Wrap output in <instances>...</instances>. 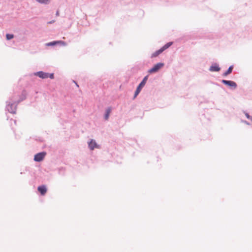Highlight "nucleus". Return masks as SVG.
<instances>
[{"mask_svg":"<svg viewBox=\"0 0 252 252\" xmlns=\"http://www.w3.org/2000/svg\"><path fill=\"white\" fill-rule=\"evenodd\" d=\"M46 154L45 152L38 153L34 156V160L38 162L41 161L44 159Z\"/></svg>","mask_w":252,"mask_h":252,"instance_id":"obj_4","label":"nucleus"},{"mask_svg":"<svg viewBox=\"0 0 252 252\" xmlns=\"http://www.w3.org/2000/svg\"><path fill=\"white\" fill-rule=\"evenodd\" d=\"M35 75L42 79L47 78L49 77L48 73H45L42 71L37 72L35 73Z\"/></svg>","mask_w":252,"mask_h":252,"instance_id":"obj_6","label":"nucleus"},{"mask_svg":"<svg viewBox=\"0 0 252 252\" xmlns=\"http://www.w3.org/2000/svg\"><path fill=\"white\" fill-rule=\"evenodd\" d=\"M6 39L7 40H10V39H11L13 38L14 36L13 34H7L6 35Z\"/></svg>","mask_w":252,"mask_h":252,"instance_id":"obj_14","label":"nucleus"},{"mask_svg":"<svg viewBox=\"0 0 252 252\" xmlns=\"http://www.w3.org/2000/svg\"><path fill=\"white\" fill-rule=\"evenodd\" d=\"M75 84H76V86H77V87H78V84H77V83H75Z\"/></svg>","mask_w":252,"mask_h":252,"instance_id":"obj_20","label":"nucleus"},{"mask_svg":"<svg viewBox=\"0 0 252 252\" xmlns=\"http://www.w3.org/2000/svg\"><path fill=\"white\" fill-rule=\"evenodd\" d=\"M173 44L172 42H170L166 43L165 45H164L159 50L154 52L151 56L152 58L156 57L158 56L160 54H161L162 52H163L165 50L168 48L170 46H171Z\"/></svg>","mask_w":252,"mask_h":252,"instance_id":"obj_1","label":"nucleus"},{"mask_svg":"<svg viewBox=\"0 0 252 252\" xmlns=\"http://www.w3.org/2000/svg\"><path fill=\"white\" fill-rule=\"evenodd\" d=\"M48 23H49V24H51V23H52V22H49Z\"/></svg>","mask_w":252,"mask_h":252,"instance_id":"obj_18","label":"nucleus"},{"mask_svg":"<svg viewBox=\"0 0 252 252\" xmlns=\"http://www.w3.org/2000/svg\"><path fill=\"white\" fill-rule=\"evenodd\" d=\"M246 117H247V118L248 119H250V120H251V116H250L248 114H246Z\"/></svg>","mask_w":252,"mask_h":252,"instance_id":"obj_16","label":"nucleus"},{"mask_svg":"<svg viewBox=\"0 0 252 252\" xmlns=\"http://www.w3.org/2000/svg\"><path fill=\"white\" fill-rule=\"evenodd\" d=\"M220 70V67L217 64L212 65L210 68V70L211 71H219Z\"/></svg>","mask_w":252,"mask_h":252,"instance_id":"obj_9","label":"nucleus"},{"mask_svg":"<svg viewBox=\"0 0 252 252\" xmlns=\"http://www.w3.org/2000/svg\"><path fill=\"white\" fill-rule=\"evenodd\" d=\"M164 66L163 63H158L155 64L152 68L149 70L148 72L149 73H153L157 72L159 69L162 68Z\"/></svg>","mask_w":252,"mask_h":252,"instance_id":"obj_3","label":"nucleus"},{"mask_svg":"<svg viewBox=\"0 0 252 252\" xmlns=\"http://www.w3.org/2000/svg\"><path fill=\"white\" fill-rule=\"evenodd\" d=\"M95 148H97V146H96V144H95Z\"/></svg>","mask_w":252,"mask_h":252,"instance_id":"obj_21","label":"nucleus"},{"mask_svg":"<svg viewBox=\"0 0 252 252\" xmlns=\"http://www.w3.org/2000/svg\"><path fill=\"white\" fill-rule=\"evenodd\" d=\"M147 79H148V76H145L144 78V79H143V80L142 81V82L139 84V85L137 87L136 90L135 92V94H134V98H135L136 97V96L139 94L142 88L145 86V85L147 82Z\"/></svg>","mask_w":252,"mask_h":252,"instance_id":"obj_2","label":"nucleus"},{"mask_svg":"<svg viewBox=\"0 0 252 252\" xmlns=\"http://www.w3.org/2000/svg\"><path fill=\"white\" fill-rule=\"evenodd\" d=\"M56 44H61L63 45H65L66 43L63 41H53V42H49V43H47L46 45L48 46H49L55 45Z\"/></svg>","mask_w":252,"mask_h":252,"instance_id":"obj_7","label":"nucleus"},{"mask_svg":"<svg viewBox=\"0 0 252 252\" xmlns=\"http://www.w3.org/2000/svg\"><path fill=\"white\" fill-rule=\"evenodd\" d=\"M37 189L40 192L42 195H45L47 191V189L45 186L38 187Z\"/></svg>","mask_w":252,"mask_h":252,"instance_id":"obj_8","label":"nucleus"},{"mask_svg":"<svg viewBox=\"0 0 252 252\" xmlns=\"http://www.w3.org/2000/svg\"><path fill=\"white\" fill-rule=\"evenodd\" d=\"M89 146L91 150H93L94 148V143H93V140L89 143Z\"/></svg>","mask_w":252,"mask_h":252,"instance_id":"obj_12","label":"nucleus"},{"mask_svg":"<svg viewBox=\"0 0 252 252\" xmlns=\"http://www.w3.org/2000/svg\"><path fill=\"white\" fill-rule=\"evenodd\" d=\"M36 0L39 3H44V4H47L50 1V0Z\"/></svg>","mask_w":252,"mask_h":252,"instance_id":"obj_13","label":"nucleus"},{"mask_svg":"<svg viewBox=\"0 0 252 252\" xmlns=\"http://www.w3.org/2000/svg\"><path fill=\"white\" fill-rule=\"evenodd\" d=\"M222 82L226 85H227L231 88H236L237 87V84L235 82L232 81H228V80H222Z\"/></svg>","mask_w":252,"mask_h":252,"instance_id":"obj_5","label":"nucleus"},{"mask_svg":"<svg viewBox=\"0 0 252 252\" xmlns=\"http://www.w3.org/2000/svg\"><path fill=\"white\" fill-rule=\"evenodd\" d=\"M233 69V66H231L229 67L228 70L223 73V76H226L227 75L230 74L232 72Z\"/></svg>","mask_w":252,"mask_h":252,"instance_id":"obj_11","label":"nucleus"},{"mask_svg":"<svg viewBox=\"0 0 252 252\" xmlns=\"http://www.w3.org/2000/svg\"><path fill=\"white\" fill-rule=\"evenodd\" d=\"M50 77L51 79L54 78V74H51L49 75V77Z\"/></svg>","mask_w":252,"mask_h":252,"instance_id":"obj_15","label":"nucleus"},{"mask_svg":"<svg viewBox=\"0 0 252 252\" xmlns=\"http://www.w3.org/2000/svg\"><path fill=\"white\" fill-rule=\"evenodd\" d=\"M251 121H252V117H251Z\"/></svg>","mask_w":252,"mask_h":252,"instance_id":"obj_19","label":"nucleus"},{"mask_svg":"<svg viewBox=\"0 0 252 252\" xmlns=\"http://www.w3.org/2000/svg\"><path fill=\"white\" fill-rule=\"evenodd\" d=\"M56 15H57V16H59V11H57V12H56Z\"/></svg>","mask_w":252,"mask_h":252,"instance_id":"obj_17","label":"nucleus"},{"mask_svg":"<svg viewBox=\"0 0 252 252\" xmlns=\"http://www.w3.org/2000/svg\"><path fill=\"white\" fill-rule=\"evenodd\" d=\"M111 109L110 108H108L107 109L106 114L105 115V119L106 120H107L108 119V118H109V115L111 113Z\"/></svg>","mask_w":252,"mask_h":252,"instance_id":"obj_10","label":"nucleus"}]
</instances>
